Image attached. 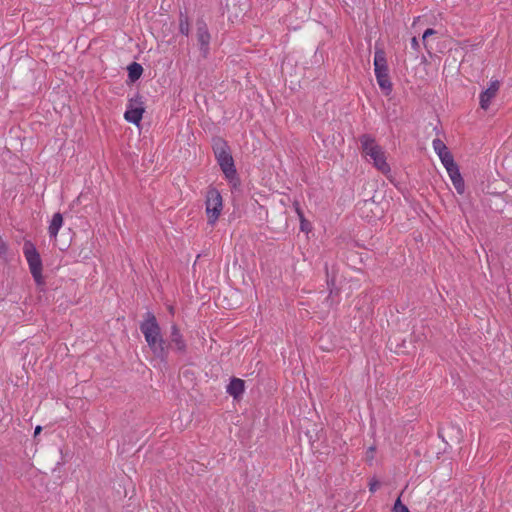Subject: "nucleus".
Instances as JSON below:
<instances>
[{
    "label": "nucleus",
    "mask_w": 512,
    "mask_h": 512,
    "mask_svg": "<svg viewBox=\"0 0 512 512\" xmlns=\"http://www.w3.org/2000/svg\"><path fill=\"white\" fill-rule=\"evenodd\" d=\"M145 109L142 103H135L132 100L129 102L124 118L126 121L139 126Z\"/></svg>",
    "instance_id": "obj_10"
},
{
    "label": "nucleus",
    "mask_w": 512,
    "mask_h": 512,
    "mask_svg": "<svg viewBox=\"0 0 512 512\" xmlns=\"http://www.w3.org/2000/svg\"><path fill=\"white\" fill-rule=\"evenodd\" d=\"M370 451H371V453H373L374 452V448L370 447Z\"/></svg>",
    "instance_id": "obj_28"
},
{
    "label": "nucleus",
    "mask_w": 512,
    "mask_h": 512,
    "mask_svg": "<svg viewBox=\"0 0 512 512\" xmlns=\"http://www.w3.org/2000/svg\"><path fill=\"white\" fill-rule=\"evenodd\" d=\"M143 73V68L140 64L133 62L128 66V76L131 81L138 80Z\"/></svg>",
    "instance_id": "obj_15"
},
{
    "label": "nucleus",
    "mask_w": 512,
    "mask_h": 512,
    "mask_svg": "<svg viewBox=\"0 0 512 512\" xmlns=\"http://www.w3.org/2000/svg\"><path fill=\"white\" fill-rule=\"evenodd\" d=\"M140 330L153 353L162 359H166L168 349L165 346V341L161 336L160 326L154 314L150 312L146 314L145 320L140 325Z\"/></svg>",
    "instance_id": "obj_2"
},
{
    "label": "nucleus",
    "mask_w": 512,
    "mask_h": 512,
    "mask_svg": "<svg viewBox=\"0 0 512 512\" xmlns=\"http://www.w3.org/2000/svg\"><path fill=\"white\" fill-rule=\"evenodd\" d=\"M196 37L200 45V51L202 53V56L206 58L210 50L211 35L208 31L207 25L204 22L197 23Z\"/></svg>",
    "instance_id": "obj_8"
},
{
    "label": "nucleus",
    "mask_w": 512,
    "mask_h": 512,
    "mask_svg": "<svg viewBox=\"0 0 512 512\" xmlns=\"http://www.w3.org/2000/svg\"><path fill=\"white\" fill-rule=\"evenodd\" d=\"M293 205H294V210H295L300 222L306 223V218H305L304 213L300 207L299 202L295 201Z\"/></svg>",
    "instance_id": "obj_20"
},
{
    "label": "nucleus",
    "mask_w": 512,
    "mask_h": 512,
    "mask_svg": "<svg viewBox=\"0 0 512 512\" xmlns=\"http://www.w3.org/2000/svg\"><path fill=\"white\" fill-rule=\"evenodd\" d=\"M359 141L362 156L371 163L377 171L386 177H390L391 167L387 162V154L384 148L369 134L360 136Z\"/></svg>",
    "instance_id": "obj_1"
},
{
    "label": "nucleus",
    "mask_w": 512,
    "mask_h": 512,
    "mask_svg": "<svg viewBox=\"0 0 512 512\" xmlns=\"http://www.w3.org/2000/svg\"><path fill=\"white\" fill-rule=\"evenodd\" d=\"M214 154L216 160L225 175V178L230 182L236 185L238 183L237 172L234 165L233 157L230 153L229 146L222 139H218L214 142L213 145Z\"/></svg>",
    "instance_id": "obj_3"
},
{
    "label": "nucleus",
    "mask_w": 512,
    "mask_h": 512,
    "mask_svg": "<svg viewBox=\"0 0 512 512\" xmlns=\"http://www.w3.org/2000/svg\"><path fill=\"white\" fill-rule=\"evenodd\" d=\"M358 213L361 218L367 221H375L382 218L384 214L383 207L373 199L364 200L358 207Z\"/></svg>",
    "instance_id": "obj_7"
},
{
    "label": "nucleus",
    "mask_w": 512,
    "mask_h": 512,
    "mask_svg": "<svg viewBox=\"0 0 512 512\" xmlns=\"http://www.w3.org/2000/svg\"><path fill=\"white\" fill-rule=\"evenodd\" d=\"M169 311H170L171 313H173V307H170V308H169Z\"/></svg>",
    "instance_id": "obj_27"
},
{
    "label": "nucleus",
    "mask_w": 512,
    "mask_h": 512,
    "mask_svg": "<svg viewBox=\"0 0 512 512\" xmlns=\"http://www.w3.org/2000/svg\"><path fill=\"white\" fill-rule=\"evenodd\" d=\"M379 486H380L379 482L376 479H372L369 482V490H370V492L374 493L378 489Z\"/></svg>",
    "instance_id": "obj_22"
},
{
    "label": "nucleus",
    "mask_w": 512,
    "mask_h": 512,
    "mask_svg": "<svg viewBox=\"0 0 512 512\" xmlns=\"http://www.w3.org/2000/svg\"><path fill=\"white\" fill-rule=\"evenodd\" d=\"M440 161L441 163L443 164V166L445 167L446 171H448V168H454L456 166H458L455 161H454V158H453V155L450 153L444 155V156H441L440 158Z\"/></svg>",
    "instance_id": "obj_17"
},
{
    "label": "nucleus",
    "mask_w": 512,
    "mask_h": 512,
    "mask_svg": "<svg viewBox=\"0 0 512 512\" xmlns=\"http://www.w3.org/2000/svg\"><path fill=\"white\" fill-rule=\"evenodd\" d=\"M500 82L498 80H491L486 90L481 92L479 96V104L483 110L490 107L492 99H494L499 91Z\"/></svg>",
    "instance_id": "obj_9"
},
{
    "label": "nucleus",
    "mask_w": 512,
    "mask_h": 512,
    "mask_svg": "<svg viewBox=\"0 0 512 512\" xmlns=\"http://www.w3.org/2000/svg\"><path fill=\"white\" fill-rule=\"evenodd\" d=\"M411 47L415 50H418L419 49V41L416 37H413L411 39Z\"/></svg>",
    "instance_id": "obj_24"
},
{
    "label": "nucleus",
    "mask_w": 512,
    "mask_h": 512,
    "mask_svg": "<svg viewBox=\"0 0 512 512\" xmlns=\"http://www.w3.org/2000/svg\"><path fill=\"white\" fill-rule=\"evenodd\" d=\"M452 183H453V186L454 188L456 189V191L459 193V194H463L464 191H465V184H464V180L460 174V171H459V168L458 166L454 167V168H448V171H447Z\"/></svg>",
    "instance_id": "obj_12"
},
{
    "label": "nucleus",
    "mask_w": 512,
    "mask_h": 512,
    "mask_svg": "<svg viewBox=\"0 0 512 512\" xmlns=\"http://www.w3.org/2000/svg\"><path fill=\"white\" fill-rule=\"evenodd\" d=\"M432 146H433L435 153L438 155L439 158L441 156H444V155L450 153L446 144L439 138H436L433 140Z\"/></svg>",
    "instance_id": "obj_16"
},
{
    "label": "nucleus",
    "mask_w": 512,
    "mask_h": 512,
    "mask_svg": "<svg viewBox=\"0 0 512 512\" xmlns=\"http://www.w3.org/2000/svg\"><path fill=\"white\" fill-rule=\"evenodd\" d=\"M300 228H301L302 231H308L309 230V223H308V221L306 220V223L300 222Z\"/></svg>",
    "instance_id": "obj_25"
},
{
    "label": "nucleus",
    "mask_w": 512,
    "mask_h": 512,
    "mask_svg": "<svg viewBox=\"0 0 512 512\" xmlns=\"http://www.w3.org/2000/svg\"><path fill=\"white\" fill-rule=\"evenodd\" d=\"M436 33V31L432 28H428L425 30V32L423 33V42H426V39L431 36V35H434Z\"/></svg>",
    "instance_id": "obj_23"
},
{
    "label": "nucleus",
    "mask_w": 512,
    "mask_h": 512,
    "mask_svg": "<svg viewBox=\"0 0 512 512\" xmlns=\"http://www.w3.org/2000/svg\"><path fill=\"white\" fill-rule=\"evenodd\" d=\"M373 64L376 80L380 89L385 95H389L392 91V82L388 74L386 53L382 48H376Z\"/></svg>",
    "instance_id": "obj_4"
},
{
    "label": "nucleus",
    "mask_w": 512,
    "mask_h": 512,
    "mask_svg": "<svg viewBox=\"0 0 512 512\" xmlns=\"http://www.w3.org/2000/svg\"><path fill=\"white\" fill-rule=\"evenodd\" d=\"M245 390V382L239 378H233L227 386V393L234 397L239 398Z\"/></svg>",
    "instance_id": "obj_14"
},
{
    "label": "nucleus",
    "mask_w": 512,
    "mask_h": 512,
    "mask_svg": "<svg viewBox=\"0 0 512 512\" xmlns=\"http://www.w3.org/2000/svg\"><path fill=\"white\" fill-rule=\"evenodd\" d=\"M23 254L28 263L30 273L38 286L44 285L43 265L39 252L31 241H25Z\"/></svg>",
    "instance_id": "obj_5"
},
{
    "label": "nucleus",
    "mask_w": 512,
    "mask_h": 512,
    "mask_svg": "<svg viewBox=\"0 0 512 512\" xmlns=\"http://www.w3.org/2000/svg\"><path fill=\"white\" fill-rule=\"evenodd\" d=\"M393 512H409L408 507L401 502L400 497H398L394 504Z\"/></svg>",
    "instance_id": "obj_19"
},
{
    "label": "nucleus",
    "mask_w": 512,
    "mask_h": 512,
    "mask_svg": "<svg viewBox=\"0 0 512 512\" xmlns=\"http://www.w3.org/2000/svg\"><path fill=\"white\" fill-rule=\"evenodd\" d=\"M223 210V199L215 187H209L205 195V213L208 224L215 225Z\"/></svg>",
    "instance_id": "obj_6"
},
{
    "label": "nucleus",
    "mask_w": 512,
    "mask_h": 512,
    "mask_svg": "<svg viewBox=\"0 0 512 512\" xmlns=\"http://www.w3.org/2000/svg\"><path fill=\"white\" fill-rule=\"evenodd\" d=\"M179 30L183 35H188L190 32V24L186 17H181L179 22Z\"/></svg>",
    "instance_id": "obj_18"
},
{
    "label": "nucleus",
    "mask_w": 512,
    "mask_h": 512,
    "mask_svg": "<svg viewBox=\"0 0 512 512\" xmlns=\"http://www.w3.org/2000/svg\"><path fill=\"white\" fill-rule=\"evenodd\" d=\"M7 253H8V245L3 240V238L0 237V257H6Z\"/></svg>",
    "instance_id": "obj_21"
},
{
    "label": "nucleus",
    "mask_w": 512,
    "mask_h": 512,
    "mask_svg": "<svg viewBox=\"0 0 512 512\" xmlns=\"http://www.w3.org/2000/svg\"><path fill=\"white\" fill-rule=\"evenodd\" d=\"M41 430H42V427H41V426H36L35 431H34V435H35V436L39 435V434H40V432H41Z\"/></svg>",
    "instance_id": "obj_26"
},
{
    "label": "nucleus",
    "mask_w": 512,
    "mask_h": 512,
    "mask_svg": "<svg viewBox=\"0 0 512 512\" xmlns=\"http://www.w3.org/2000/svg\"><path fill=\"white\" fill-rule=\"evenodd\" d=\"M170 343L175 347L176 351L180 353L186 352V342L183 338V335L180 332V329L176 324H173L171 326Z\"/></svg>",
    "instance_id": "obj_11"
},
{
    "label": "nucleus",
    "mask_w": 512,
    "mask_h": 512,
    "mask_svg": "<svg viewBox=\"0 0 512 512\" xmlns=\"http://www.w3.org/2000/svg\"><path fill=\"white\" fill-rule=\"evenodd\" d=\"M64 219L61 213H55L52 216V219L50 221L49 227H48V234L50 238L56 239L59 233V230L63 226Z\"/></svg>",
    "instance_id": "obj_13"
}]
</instances>
